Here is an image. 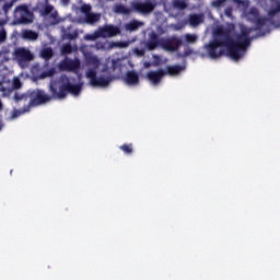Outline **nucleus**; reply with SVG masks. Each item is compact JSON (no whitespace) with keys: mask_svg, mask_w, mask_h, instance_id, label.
<instances>
[{"mask_svg":"<svg viewBox=\"0 0 280 280\" xmlns=\"http://www.w3.org/2000/svg\"><path fill=\"white\" fill-rule=\"evenodd\" d=\"M1 108H3V104H2L1 101H0V110H1Z\"/></svg>","mask_w":280,"mask_h":280,"instance_id":"obj_39","label":"nucleus"},{"mask_svg":"<svg viewBox=\"0 0 280 280\" xmlns=\"http://www.w3.org/2000/svg\"><path fill=\"white\" fill-rule=\"evenodd\" d=\"M184 56H189V52H186Z\"/></svg>","mask_w":280,"mask_h":280,"instance_id":"obj_42","label":"nucleus"},{"mask_svg":"<svg viewBox=\"0 0 280 280\" xmlns=\"http://www.w3.org/2000/svg\"><path fill=\"white\" fill-rule=\"evenodd\" d=\"M14 21L16 25H30L34 23V12L30 10L27 4H20L14 9Z\"/></svg>","mask_w":280,"mask_h":280,"instance_id":"obj_4","label":"nucleus"},{"mask_svg":"<svg viewBox=\"0 0 280 280\" xmlns=\"http://www.w3.org/2000/svg\"><path fill=\"white\" fill-rule=\"evenodd\" d=\"M141 25H143L142 22L133 20L125 25V30H127V32H137Z\"/></svg>","mask_w":280,"mask_h":280,"instance_id":"obj_18","label":"nucleus"},{"mask_svg":"<svg viewBox=\"0 0 280 280\" xmlns=\"http://www.w3.org/2000/svg\"><path fill=\"white\" fill-rule=\"evenodd\" d=\"M60 71H78L80 69V59H63L59 63Z\"/></svg>","mask_w":280,"mask_h":280,"instance_id":"obj_9","label":"nucleus"},{"mask_svg":"<svg viewBox=\"0 0 280 280\" xmlns=\"http://www.w3.org/2000/svg\"><path fill=\"white\" fill-rule=\"evenodd\" d=\"M120 47H128L127 43H120Z\"/></svg>","mask_w":280,"mask_h":280,"instance_id":"obj_37","label":"nucleus"},{"mask_svg":"<svg viewBox=\"0 0 280 280\" xmlns=\"http://www.w3.org/2000/svg\"><path fill=\"white\" fill-rule=\"evenodd\" d=\"M229 14H231L229 11L226 12V15L229 16Z\"/></svg>","mask_w":280,"mask_h":280,"instance_id":"obj_43","label":"nucleus"},{"mask_svg":"<svg viewBox=\"0 0 280 280\" xmlns=\"http://www.w3.org/2000/svg\"><path fill=\"white\" fill-rule=\"evenodd\" d=\"M98 34L101 38H114V36L121 34V30L118 26L106 24L103 27H98Z\"/></svg>","mask_w":280,"mask_h":280,"instance_id":"obj_7","label":"nucleus"},{"mask_svg":"<svg viewBox=\"0 0 280 280\" xmlns=\"http://www.w3.org/2000/svg\"><path fill=\"white\" fill-rule=\"evenodd\" d=\"M185 40L189 45H194V43H196V40H198V36L188 33V34L185 35Z\"/></svg>","mask_w":280,"mask_h":280,"instance_id":"obj_23","label":"nucleus"},{"mask_svg":"<svg viewBox=\"0 0 280 280\" xmlns=\"http://www.w3.org/2000/svg\"><path fill=\"white\" fill-rule=\"evenodd\" d=\"M3 26V22L0 21V27Z\"/></svg>","mask_w":280,"mask_h":280,"instance_id":"obj_41","label":"nucleus"},{"mask_svg":"<svg viewBox=\"0 0 280 280\" xmlns=\"http://www.w3.org/2000/svg\"><path fill=\"white\" fill-rule=\"evenodd\" d=\"M39 56L44 60H51L54 58V49L51 47L42 48Z\"/></svg>","mask_w":280,"mask_h":280,"instance_id":"obj_17","label":"nucleus"},{"mask_svg":"<svg viewBox=\"0 0 280 280\" xmlns=\"http://www.w3.org/2000/svg\"><path fill=\"white\" fill-rule=\"evenodd\" d=\"M0 91H5V86H3V83L0 82Z\"/></svg>","mask_w":280,"mask_h":280,"instance_id":"obj_36","label":"nucleus"},{"mask_svg":"<svg viewBox=\"0 0 280 280\" xmlns=\"http://www.w3.org/2000/svg\"><path fill=\"white\" fill-rule=\"evenodd\" d=\"M14 5V0L10 1V2H7L2 5V11L4 14H8V12H10V10H12Z\"/></svg>","mask_w":280,"mask_h":280,"instance_id":"obj_26","label":"nucleus"},{"mask_svg":"<svg viewBox=\"0 0 280 280\" xmlns=\"http://www.w3.org/2000/svg\"><path fill=\"white\" fill-rule=\"evenodd\" d=\"M135 52L137 54V56H145V50L144 49H136Z\"/></svg>","mask_w":280,"mask_h":280,"instance_id":"obj_34","label":"nucleus"},{"mask_svg":"<svg viewBox=\"0 0 280 280\" xmlns=\"http://www.w3.org/2000/svg\"><path fill=\"white\" fill-rule=\"evenodd\" d=\"M182 71H185V66H167L164 75H180Z\"/></svg>","mask_w":280,"mask_h":280,"instance_id":"obj_13","label":"nucleus"},{"mask_svg":"<svg viewBox=\"0 0 280 280\" xmlns=\"http://www.w3.org/2000/svg\"><path fill=\"white\" fill-rule=\"evenodd\" d=\"M8 38V33L5 32V30H0V45L5 43Z\"/></svg>","mask_w":280,"mask_h":280,"instance_id":"obj_30","label":"nucleus"},{"mask_svg":"<svg viewBox=\"0 0 280 280\" xmlns=\"http://www.w3.org/2000/svg\"><path fill=\"white\" fill-rule=\"evenodd\" d=\"M202 14H192L189 16V23L192 25V27H198L200 23H203Z\"/></svg>","mask_w":280,"mask_h":280,"instance_id":"obj_19","label":"nucleus"},{"mask_svg":"<svg viewBox=\"0 0 280 280\" xmlns=\"http://www.w3.org/2000/svg\"><path fill=\"white\" fill-rule=\"evenodd\" d=\"M278 12H280V3L278 4L277 8L270 9V10L268 11V16H269L270 19H273V16H277V13H278Z\"/></svg>","mask_w":280,"mask_h":280,"instance_id":"obj_29","label":"nucleus"},{"mask_svg":"<svg viewBox=\"0 0 280 280\" xmlns=\"http://www.w3.org/2000/svg\"><path fill=\"white\" fill-rule=\"evenodd\" d=\"M226 0H214L212 1L213 8H222V4L225 3Z\"/></svg>","mask_w":280,"mask_h":280,"instance_id":"obj_32","label":"nucleus"},{"mask_svg":"<svg viewBox=\"0 0 280 280\" xmlns=\"http://www.w3.org/2000/svg\"><path fill=\"white\" fill-rule=\"evenodd\" d=\"M125 82L129 86H137V84H139V73L136 71H128L125 74Z\"/></svg>","mask_w":280,"mask_h":280,"instance_id":"obj_12","label":"nucleus"},{"mask_svg":"<svg viewBox=\"0 0 280 280\" xmlns=\"http://www.w3.org/2000/svg\"><path fill=\"white\" fill-rule=\"evenodd\" d=\"M0 130H3V121L0 120Z\"/></svg>","mask_w":280,"mask_h":280,"instance_id":"obj_38","label":"nucleus"},{"mask_svg":"<svg viewBox=\"0 0 280 280\" xmlns=\"http://www.w3.org/2000/svg\"><path fill=\"white\" fill-rule=\"evenodd\" d=\"M100 19H102V14L90 12L85 15V23H88V25H95V23H98Z\"/></svg>","mask_w":280,"mask_h":280,"instance_id":"obj_15","label":"nucleus"},{"mask_svg":"<svg viewBox=\"0 0 280 280\" xmlns=\"http://www.w3.org/2000/svg\"><path fill=\"white\" fill-rule=\"evenodd\" d=\"M173 8L175 10H187V2L185 0H174Z\"/></svg>","mask_w":280,"mask_h":280,"instance_id":"obj_20","label":"nucleus"},{"mask_svg":"<svg viewBox=\"0 0 280 280\" xmlns=\"http://www.w3.org/2000/svg\"><path fill=\"white\" fill-rule=\"evenodd\" d=\"M81 12H82L83 14H85V16H86V14H91V5H89V4L82 5V7H81Z\"/></svg>","mask_w":280,"mask_h":280,"instance_id":"obj_31","label":"nucleus"},{"mask_svg":"<svg viewBox=\"0 0 280 280\" xmlns=\"http://www.w3.org/2000/svg\"><path fill=\"white\" fill-rule=\"evenodd\" d=\"M154 8H156V2L135 1L131 2L130 8L124 4L116 5L115 12L126 15H130L132 12H138V14H151V12H154Z\"/></svg>","mask_w":280,"mask_h":280,"instance_id":"obj_3","label":"nucleus"},{"mask_svg":"<svg viewBox=\"0 0 280 280\" xmlns=\"http://www.w3.org/2000/svg\"><path fill=\"white\" fill-rule=\"evenodd\" d=\"M269 21L268 18H257L255 21L256 27L241 26V33L236 35V40L231 37L230 30L217 28L215 38L206 46L210 58L215 59L224 56V48L220 47H225L229 58L237 62L241 58H244L246 48L250 47V40H253L250 34L261 30Z\"/></svg>","mask_w":280,"mask_h":280,"instance_id":"obj_1","label":"nucleus"},{"mask_svg":"<svg viewBox=\"0 0 280 280\" xmlns=\"http://www.w3.org/2000/svg\"><path fill=\"white\" fill-rule=\"evenodd\" d=\"M156 47H161V38H159L156 33H152L149 40L145 43V48L148 51H154Z\"/></svg>","mask_w":280,"mask_h":280,"instance_id":"obj_11","label":"nucleus"},{"mask_svg":"<svg viewBox=\"0 0 280 280\" xmlns=\"http://www.w3.org/2000/svg\"><path fill=\"white\" fill-rule=\"evenodd\" d=\"M49 93L50 96L45 90L40 89L28 91L24 94L15 93L13 96L15 104H21V102H27L28 100L30 102L21 109L15 110L13 117L30 113L32 108L43 106V104H47L48 102H51V100H65L69 93L78 96L82 93V84H73L67 74H61L59 78L50 81Z\"/></svg>","mask_w":280,"mask_h":280,"instance_id":"obj_2","label":"nucleus"},{"mask_svg":"<svg viewBox=\"0 0 280 280\" xmlns=\"http://www.w3.org/2000/svg\"><path fill=\"white\" fill-rule=\"evenodd\" d=\"M147 3H152V0H148Z\"/></svg>","mask_w":280,"mask_h":280,"instance_id":"obj_40","label":"nucleus"},{"mask_svg":"<svg viewBox=\"0 0 280 280\" xmlns=\"http://www.w3.org/2000/svg\"><path fill=\"white\" fill-rule=\"evenodd\" d=\"M78 36H80V33H78V31H73L72 33L66 34V38H68V40H75Z\"/></svg>","mask_w":280,"mask_h":280,"instance_id":"obj_28","label":"nucleus"},{"mask_svg":"<svg viewBox=\"0 0 280 280\" xmlns=\"http://www.w3.org/2000/svg\"><path fill=\"white\" fill-rule=\"evenodd\" d=\"M22 37L25 40H38V33L36 31L25 30L22 32Z\"/></svg>","mask_w":280,"mask_h":280,"instance_id":"obj_16","label":"nucleus"},{"mask_svg":"<svg viewBox=\"0 0 280 280\" xmlns=\"http://www.w3.org/2000/svg\"><path fill=\"white\" fill-rule=\"evenodd\" d=\"M97 38H102L98 30L95 31L93 34L85 35V40H97Z\"/></svg>","mask_w":280,"mask_h":280,"instance_id":"obj_24","label":"nucleus"},{"mask_svg":"<svg viewBox=\"0 0 280 280\" xmlns=\"http://www.w3.org/2000/svg\"><path fill=\"white\" fill-rule=\"evenodd\" d=\"M14 56L19 65H25V62H32L34 60V55L26 48H16Z\"/></svg>","mask_w":280,"mask_h":280,"instance_id":"obj_8","label":"nucleus"},{"mask_svg":"<svg viewBox=\"0 0 280 280\" xmlns=\"http://www.w3.org/2000/svg\"><path fill=\"white\" fill-rule=\"evenodd\" d=\"M85 60H86V65L89 67H93V68H88V69H94V71H97V69H100V58H97V56L95 55H88L85 57Z\"/></svg>","mask_w":280,"mask_h":280,"instance_id":"obj_14","label":"nucleus"},{"mask_svg":"<svg viewBox=\"0 0 280 280\" xmlns=\"http://www.w3.org/2000/svg\"><path fill=\"white\" fill-rule=\"evenodd\" d=\"M165 75V70L159 69L156 71H149L147 73L148 80L152 82V84H159L161 80H163V77Z\"/></svg>","mask_w":280,"mask_h":280,"instance_id":"obj_10","label":"nucleus"},{"mask_svg":"<svg viewBox=\"0 0 280 280\" xmlns=\"http://www.w3.org/2000/svg\"><path fill=\"white\" fill-rule=\"evenodd\" d=\"M71 51H73V47L71 46V44H63L61 47V54L63 56H69V54H71Z\"/></svg>","mask_w":280,"mask_h":280,"instance_id":"obj_22","label":"nucleus"},{"mask_svg":"<svg viewBox=\"0 0 280 280\" xmlns=\"http://www.w3.org/2000/svg\"><path fill=\"white\" fill-rule=\"evenodd\" d=\"M112 65H113V69H117V61H113Z\"/></svg>","mask_w":280,"mask_h":280,"instance_id":"obj_35","label":"nucleus"},{"mask_svg":"<svg viewBox=\"0 0 280 280\" xmlns=\"http://www.w3.org/2000/svg\"><path fill=\"white\" fill-rule=\"evenodd\" d=\"M85 78L90 80L91 86H101L102 89H106L113 82V78L110 77H97L95 69H88L85 71Z\"/></svg>","mask_w":280,"mask_h":280,"instance_id":"obj_5","label":"nucleus"},{"mask_svg":"<svg viewBox=\"0 0 280 280\" xmlns=\"http://www.w3.org/2000/svg\"><path fill=\"white\" fill-rule=\"evenodd\" d=\"M51 12H54V5L51 4H46L42 11V14L44 16H49V14H51Z\"/></svg>","mask_w":280,"mask_h":280,"instance_id":"obj_25","label":"nucleus"},{"mask_svg":"<svg viewBox=\"0 0 280 280\" xmlns=\"http://www.w3.org/2000/svg\"><path fill=\"white\" fill-rule=\"evenodd\" d=\"M54 73H56V70L54 68L47 70V71H44L40 73V78L42 79H45V78H51L54 75Z\"/></svg>","mask_w":280,"mask_h":280,"instance_id":"obj_27","label":"nucleus"},{"mask_svg":"<svg viewBox=\"0 0 280 280\" xmlns=\"http://www.w3.org/2000/svg\"><path fill=\"white\" fill-rule=\"evenodd\" d=\"M161 47L165 51H178L180 47H183V38L173 35L171 37H162L161 38Z\"/></svg>","mask_w":280,"mask_h":280,"instance_id":"obj_6","label":"nucleus"},{"mask_svg":"<svg viewBox=\"0 0 280 280\" xmlns=\"http://www.w3.org/2000/svg\"><path fill=\"white\" fill-rule=\"evenodd\" d=\"M119 150H121L124 152V154H132V152H135L132 143H129V144L125 143L119 147Z\"/></svg>","mask_w":280,"mask_h":280,"instance_id":"obj_21","label":"nucleus"},{"mask_svg":"<svg viewBox=\"0 0 280 280\" xmlns=\"http://www.w3.org/2000/svg\"><path fill=\"white\" fill-rule=\"evenodd\" d=\"M21 86H23V84L21 83V80L14 79V81H13V89L19 90V89H21Z\"/></svg>","mask_w":280,"mask_h":280,"instance_id":"obj_33","label":"nucleus"}]
</instances>
